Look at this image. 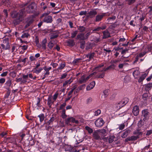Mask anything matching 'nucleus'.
<instances>
[{"instance_id":"20","label":"nucleus","mask_w":152,"mask_h":152,"mask_svg":"<svg viewBox=\"0 0 152 152\" xmlns=\"http://www.w3.org/2000/svg\"><path fill=\"white\" fill-rule=\"evenodd\" d=\"M95 55L94 53H89L88 54L86 55V56L87 58H89V60H88L89 61L92 58H93Z\"/></svg>"},{"instance_id":"28","label":"nucleus","mask_w":152,"mask_h":152,"mask_svg":"<svg viewBox=\"0 0 152 152\" xmlns=\"http://www.w3.org/2000/svg\"><path fill=\"white\" fill-rule=\"evenodd\" d=\"M11 84V81L10 80H8L6 81L5 83V86L6 87H7V89L8 87H9L10 86Z\"/></svg>"},{"instance_id":"47","label":"nucleus","mask_w":152,"mask_h":152,"mask_svg":"<svg viewBox=\"0 0 152 152\" xmlns=\"http://www.w3.org/2000/svg\"><path fill=\"white\" fill-rule=\"evenodd\" d=\"M131 137L132 141L136 140L140 137L139 136H132Z\"/></svg>"},{"instance_id":"19","label":"nucleus","mask_w":152,"mask_h":152,"mask_svg":"<svg viewBox=\"0 0 152 152\" xmlns=\"http://www.w3.org/2000/svg\"><path fill=\"white\" fill-rule=\"evenodd\" d=\"M147 75L146 73H145L142 75L139 78L138 82L139 83L142 82L146 77Z\"/></svg>"},{"instance_id":"42","label":"nucleus","mask_w":152,"mask_h":152,"mask_svg":"<svg viewBox=\"0 0 152 152\" xmlns=\"http://www.w3.org/2000/svg\"><path fill=\"white\" fill-rule=\"evenodd\" d=\"M29 34L27 33H23L21 36V37L23 38H28L29 36Z\"/></svg>"},{"instance_id":"14","label":"nucleus","mask_w":152,"mask_h":152,"mask_svg":"<svg viewBox=\"0 0 152 152\" xmlns=\"http://www.w3.org/2000/svg\"><path fill=\"white\" fill-rule=\"evenodd\" d=\"M88 14L90 18H92L94 17L95 16V15H97V12L95 9H94L91 10L88 12Z\"/></svg>"},{"instance_id":"61","label":"nucleus","mask_w":152,"mask_h":152,"mask_svg":"<svg viewBox=\"0 0 152 152\" xmlns=\"http://www.w3.org/2000/svg\"><path fill=\"white\" fill-rule=\"evenodd\" d=\"M115 50L116 51H119L120 52L121 50L123 49V48H120L119 47H116L114 48Z\"/></svg>"},{"instance_id":"35","label":"nucleus","mask_w":152,"mask_h":152,"mask_svg":"<svg viewBox=\"0 0 152 152\" xmlns=\"http://www.w3.org/2000/svg\"><path fill=\"white\" fill-rule=\"evenodd\" d=\"M116 67L115 64H112L106 68V69H114Z\"/></svg>"},{"instance_id":"16","label":"nucleus","mask_w":152,"mask_h":152,"mask_svg":"<svg viewBox=\"0 0 152 152\" xmlns=\"http://www.w3.org/2000/svg\"><path fill=\"white\" fill-rule=\"evenodd\" d=\"M96 83L95 81L92 82L87 87L86 89L87 91H89L93 89Z\"/></svg>"},{"instance_id":"32","label":"nucleus","mask_w":152,"mask_h":152,"mask_svg":"<svg viewBox=\"0 0 152 152\" xmlns=\"http://www.w3.org/2000/svg\"><path fill=\"white\" fill-rule=\"evenodd\" d=\"M133 134L135 135H137V136H139L140 135H142V132H140L139 130L134 132Z\"/></svg>"},{"instance_id":"37","label":"nucleus","mask_w":152,"mask_h":152,"mask_svg":"<svg viewBox=\"0 0 152 152\" xmlns=\"http://www.w3.org/2000/svg\"><path fill=\"white\" fill-rule=\"evenodd\" d=\"M85 129L90 134H91L93 132L92 129L88 126H86L85 127Z\"/></svg>"},{"instance_id":"55","label":"nucleus","mask_w":152,"mask_h":152,"mask_svg":"<svg viewBox=\"0 0 152 152\" xmlns=\"http://www.w3.org/2000/svg\"><path fill=\"white\" fill-rule=\"evenodd\" d=\"M87 11H80V13L79 15L80 16H82L83 15H85L87 14Z\"/></svg>"},{"instance_id":"13","label":"nucleus","mask_w":152,"mask_h":152,"mask_svg":"<svg viewBox=\"0 0 152 152\" xmlns=\"http://www.w3.org/2000/svg\"><path fill=\"white\" fill-rule=\"evenodd\" d=\"M55 119L56 118L52 116L48 121L45 122L44 124H45L46 127L50 125H52Z\"/></svg>"},{"instance_id":"18","label":"nucleus","mask_w":152,"mask_h":152,"mask_svg":"<svg viewBox=\"0 0 152 152\" xmlns=\"http://www.w3.org/2000/svg\"><path fill=\"white\" fill-rule=\"evenodd\" d=\"M152 88V83H150L147 85L145 87V90L146 91H149Z\"/></svg>"},{"instance_id":"60","label":"nucleus","mask_w":152,"mask_h":152,"mask_svg":"<svg viewBox=\"0 0 152 152\" xmlns=\"http://www.w3.org/2000/svg\"><path fill=\"white\" fill-rule=\"evenodd\" d=\"M100 27H97L96 28H95L93 30L92 32H95L96 31H100Z\"/></svg>"},{"instance_id":"22","label":"nucleus","mask_w":152,"mask_h":152,"mask_svg":"<svg viewBox=\"0 0 152 152\" xmlns=\"http://www.w3.org/2000/svg\"><path fill=\"white\" fill-rule=\"evenodd\" d=\"M86 82V75H83L82 76L79 80V82L80 83H85Z\"/></svg>"},{"instance_id":"57","label":"nucleus","mask_w":152,"mask_h":152,"mask_svg":"<svg viewBox=\"0 0 152 152\" xmlns=\"http://www.w3.org/2000/svg\"><path fill=\"white\" fill-rule=\"evenodd\" d=\"M7 134V132H3L0 133V136H1V137H2Z\"/></svg>"},{"instance_id":"11","label":"nucleus","mask_w":152,"mask_h":152,"mask_svg":"<svg viewBox=\"0 0 152 152\" xmlns=\"http://www.w3.org/2000/svg\"><path fill=\"white\" fill-rule=\"evenodd\" d=\"M93 137L96 140H101L102 138V136H100V134L98 132H94L93 133Z\"/></svg>"},{"instance_id":"30","label":"nucleus","mask_w":152,"mask_h":152,"mask_svg":"<svg viewBox=\"0 0 152 152\" xmlns=\"http://www.w3.org/2000/svg\"><path fill=\"white\" fill-rule=\"evenodd\" d=\"M80 48L82 49H84L85 44V42L84 41H81L80 42Z\"/></svg>"},{"instance_id":"1","label":"nucleus","mask_w":152,"mask_h":152,"mask_svg":"<svg viewBox=\"0 0 152 152\" xmlns=\"http://www.w3.org/2000/svg\"><path fill=\"white\" fill-rule=\"evenodd\" d=\"M150 113L148 109H144L142 110L140 120L139 123L141 124H144L145 122L147 121L149 118Z\"/></svg>"},{"instance_id":"40","label":"nucleus","mask_w":152,"mask_h":152,"mask_svg":"<svg viewBox=\"0 0 152 152\" xmlns=\"http://www.w3.org/2000/svg\"><path fill=\"white\" fill-rule=\"evenodd\" d=\"M77 33L78 31L77 30L73 32L72 33H71V38H75L77 34Z\"/></svg>"},{"instance_id":"43","label":"nucleus","mask_w":152,"mask_h":152,"mask_svg":"<svg viewBox=\"0 0 152 152\" xmlns=\"http://www.w3.org/2000/svg\"><path fill=\"white\" fill-rule=\"evenodd\" d=\"M132 74L135 77V76H137L140 74V72L138 70H135L134 71Z\"/></svg>"},{"instance_id":"58","label":"nucleus","mask_w":152,"mask_h":152,"mask_svg":"<svg viewBox=\"0 0 152 152\" xmlns=\"http://www.w3.org/2000/svg\"><path fill=\"white\" fill-rule=\"evenodd\" d=\"M65 122L66 124H68L71 122L70 117L68 118L65 120Z\"/></svg>"},{"instance_id":"50","label":"nucleus","mask_w":152,"mask_h":152,"mask_svg":"<svg viewBox=\"0 0 152 152\" xmlns=\"http://www.w3.org/2000/svg\"><path fill=\"white\" fill-rule=\"evenodd\" d=\"M53 45L54 44L53 43L51 42H50L48 43V46L50 49H51L53 47Z\"/></svg>"},{"instance_id":"46","label":"nucleus","mask_w":152,"mask_h":152,"mask_svg":"<svg viewBox=\"0 0 152 152\" xmlns=\"http://www.w3.org/2000/svg\"><path fill=\"white\" fill-rule=\"evenodd\" d=\"M71 122L72 123H75L76 124H78V121L77 120H75V118L72 117H70Z\"/></svg>"},{"instance_id":"17","label":"nucleus","mask_w":152,"mask_h":152,"mask_svg":"<svg viewBox=\"0 0 152 152\" xmlns=\"http://www.w3.org/2000/svg\"><path fill=\"white\" fill-rule=\"evenodd\" d=\"M54 101H52V99L51 96H49L48 99L47 104L49 106L50 108L52 107L51 106L53 103Z\"/></svg>"},{"instance_id":"25","label":"nucleus","mask_w":152,"mask_h":152,"mask_svg":"<svg viewBox=\"0 0 152 152\" xmlns=\"http://www.w3.org/2000/svg\"><path fill=\"white\" fill-rule=\"evenodd\" d=\"M39 118V121L40 122H42L45 118V116L44 114L43 113H41L38 116Z\"/></svg>"},{"instance_id":"6","label":"nucleus","mask_w":152,"mask_h":152,"mask_svg":"<svg viewBox=\"0 0 152 152\" xmlns=\"http://www.w3.org/2000/svg\"><path fill=\"white\" fill-rule=\"evenodd\" d=\"M104 123V121L101 118H98L95 122V124L97 127H100L102 126Z\"/></svg>"},{"instance_id":"44","label":"nucleus","mask_w":152,"mask_h":152,"mask_svg":"<svg viewBox=\"0 0 152 152\" xmlns=\"http://www.w3.org/2000/svg\"><path fill=\"white\" fill-rule=\"evenodd\" d=\"M104 66V64H101L100 65H98L97 66L95 67L94 68V69L96 70H98L99 71H100L99 70V68L102 67Z\"/></svg>"},{"instance_id":"7","label":"nucleus","mask_w":152,"mask_h":152,"mask_svg":"<svg viewBox=\"0 0 152 152\" xmlns=\"http://www.w3.org/2000/svg\"><path fill=\"white\" fill-rule=\"evenodd\" d=\"M34 20L32 17L30 16L25 20L26 25L25 28H26L29 27L33 22Z\"/></svg>"},{"instance_id":"29","label":"nucleus","mask_w":152,"mask_h":152,"mask_svg":"<svg viewBox=\"0 0 152 152\" xmlns=\"http://www.w3.org/2000/svg\"><path fill=\"white\" fill-rule=\"evenodd\" d=\"M73 148V147L71 145H67L65 147V150L66 151H71Z\"/></svg>"},{"instance_id":"53","label":"nucleus","mask_w":152,"mask_h":152,"mask_svg":"<svg viewBox=\"0 0 152 152\" xmlns=\"http://www.w3.org/2000/svg\"><path fill=\"white\" fill-rule=\"evenodd\" d=\"M116 19V17L115 16H113L111 17H109L107 19V20L108 21V22H110V20H115Z\"/></svg>"},{"instance_id":"27","label":"nucleus","mask_w":152,"mask_h":152,"mask_svg":"<svg viewBox=\"0 0 152 152\" xmlns=\"http://www.w3.org/2000/svg\"><path fill=\"white\" fill-rule=\"evenodd\" d=\"M98 132L99 133L100 135H102L103 136H105L106 133V131L104 129H103Z\"/></svg>"},{"instance_id":"39","label":"nucleus","mask_w":152,"mask_h":152,"mask_svg":"<svg viewBox=\"0 0 152 152\" xmlns=\"http://www.w3.org/2000/svg\"><path fill=\"white\" fill-rule=\"evenodd\" d=\"M101 110L100 109H98L97 110L95 111L94 113V115L98 116L101 113Z\"/></svg>"},{"instance_id":"23","label":"nucleus","mask_w":152,"mask_h":152,"mask_svg":"<svg viewBox=\"0 0 152 152\" xmlns=\"http://www.w3.org/2000/svg\"><path fill=\"white\" fill-rule=\"evenodd\" d=\"M77 28L78 30L80 32H84L86 30V28L83 26H77Z\"/></svg>"},{"instance_id":"8","label":"nucleus","mask_w":152,"mask_h":152,"mask_svg":"<svg viewBox=\"0 0 152 152\" xmlns=\"http://www.w3.org/2000/svg\"><path fill=\"white\" fill-rule=\"evenodd\" d=\"M34 3H32L29 4L26 8V10L28 13H33L35 12L34 7L35 6Z\"/></svg>"},{"instance_id":"21","label":"nucleus","mask_w":152,"mask_h":152,"mask_svg":"<svg viewBox=\"0 0 152 152\" xmlns=\"http://www.w3.org/2000/svg\"><path fill=\"white\" fill-rule=\"evenodd\" d=\"M122 103H123L122 106H121V107H123L127 104L129 101V99L127 98H124L121 100Z\"/></svg>"},{"instance_id":"4","label":"nucleus","mask_w":152,"mask_h":152,"mask_svg":"<svg viewBox=\"0 0 152 152\" xmlns=\"http://www.w3.org/2000/svg\"><path fill=\"white\" fill-rule=\"evenodd\" d=\"M28 80V76L24 74H22V77L21 78H16V82L18 83L20 82V84H23L26 83Z\"/></svg>"},{"instance_id":"12","label":"nucleus","mask_w":152,"mask_h":152,"mask_svg":"<svg viewBox=\"0 0 152 152\" xmlns=\"http://www.w3.org/2000/svg\"><path fill=\"white\" fill-rule=\"evenodd\" d=\"M76 39L79 40V41H84L86 40L84 34L81 33L78 34L76 38Z\"/></svg>"},{"instance_id":"51","label":"nucleus","mask_w":152,"mask_h":152,"mask_svg":"<svg viewBox=\"0 0 152 152\" xmlns=\"http://www.w3.org/2000/svg\"><path fill=\"white\" fill-rule=\"evenodd\" d=\"M9 39L8 37L6 38L3 40V43L5 44L9 43Z\"/></svg>"},{"instance_id":"41","label":"nucleus","mask_w":152,"mask_h":152,"mask_svg":"<svg viewBox=\"0 0 152 152\" xmlns=\"http://www.w3.org/2000/svg\"><path fill=\"white\" fill-rule=\"evenodd\" d=\"M42 70V68L40 67L38 69H35L34 72L37 74H38L40 73Z\"/></svg>"},{"instance_id":"52","label":"nucleus","mask_w":152,"mask_h":152,"mask_svg":"<svg viewBox=\"0 0 152 152\" xmlns=\"http://www.w3.org/2000/svg\"><path fill=\"white\" fill-rule=\"evenodd\" d=\"M34 42L35 43L36 45H40L39 43V38L37 36L35 37Z\"/></svg>"},{"instance_id":"56","label":"nucleus","mask_w":152,"mask_h":152,"mask_svg":"<svg viewBox=\"0 0 152 152\" xmlns=\"http://www.w3.org/2000/svg\"><path fill=\"white\" fill-rule=\"evenodd\" d=\"M81 60V59L80 58H76L73 60V63L74 64H76L77 63H78L79 61L80 60Z\"/></svg>"},{"instance_id":"10","label":"nucleus","mask_w":152,"mask_h":152,"mask_svg":"<svg viewBox=\"0 0 152 152\" xmlns=\"http://www.w3.org/2000/svg\"><path fill=\"white\" fill-rule=\"evenodd\" d=\"M139 107L137 105H135L133 108L132 112L134 116H137L139 114Z\"/></svg>"},{"instance_id":"33","label":"nucleus","mask_w":152,"mask_h":152,"mask_svg":"<svg viewBox=\"0 0 152 152\" xmlns=\"http://www.w3.org/2000/svg\"><path fill=\"white\" fill-rule=\"evenodd\" d=\"M10 93H11L10 90L9 88H7L6 93L5 94V96H4L5 98H8L9 96L10 95Z\"/></svg>"},{"instance_id":"45","label":"nucleus","mask_w":152,"mask_h":152,"mask_svg":"<svg viewBox=\"0 0 152 152\" xmlns=\"http://www.w3.org/2000/svg\"><path fill=\"white\" fill-rule=\"evenodd\" d=\"M115 137L113 135L111 136L110 137L108 138L109 142V143H111L114 141V139L115 138Z\"/></svg>"},{"instance_id":"62","label":"nucleus","mask_w":152,"mask_h":152,"mask_svg":"<svg viewBox=\"0 0 152 152\" xmlns=\"http://www.w3.org/2000/svg\"><path fill=\"white\" fill-rule=\"evenodd\" d=\"M58 95V93L57 92H56L55 94L53 95V99L55 100L57 98Z\"/></svg>"},{"instance_id":"64","label":"nucleus","mask_w":152,"mask_h":152,"mask_svg":"<svg viewBox=\"0 0 152 152\" xmlns=\"http://www.w3.org/2000/svg\"><path fill=\"white\" fill-rule=\"evenodd\" d=\"M92 99L91 97H89L86 100V102L87 104H89L91 102Z\"/></svg>"},{"instance_id":"34","label":"nucleus","mask_w":152,"mask_h":152,"mask_svg":"<svg viewBox=\"0 0 152 152\" xmlns=\"http://www.w3.org/2000/svg\"><path fill=\"white\" fill-rule=\"evenodd\" d=\"M65 65L66 64L65 63H61L60 65V66L57 69L58 70H61L65 66Z\"/></svg>"},{"instance_id":"5","label":"nucleus","mask_w":152,"mask_h":152,"mask_svg":"<svg viewBox=\"0 0 152 152\" xmlns=\"http://www.w3.org/2000/svg\"><path fill=\"white\" fill-rule=\"evenodd\" d=\"M44 17L42 19L43 22L46 23H52L53 20L52 16L49 15H48L46 13L43 14L42 15Z\"/></svg>"},{"instance_id":"24","label":"nucleus","mask_w":152,"mask_h":152,"mask_svg":"<svg viewBox=\"0 0 152 152\" xmlns=\"http://www.w3.org/2000/svg\"><path fill=\"white\" fill-rule=\"evenodd\" d=\"M105 74L104 72H102V73L98 74L95 76V77L97 79L102 78L104 77Z\"/></svg>"},{"instance_id":"59","label":"nucleus","mask_w":152,"mask_h":152,"mask_svg":"<svg viewBox=\"0 0 152 152\" xmlns=\"http://www.w3.org/2000/svg\"><path fill=\"white\" fill-rule=\"evenodd\" d=\"M100 30H104L106 29L107 28L106 25L105 24H103L102 25L101 27H100Z\"/></svg>"},{"instance_id":"36","label":"nucleus","mask_w":152,"mask_h":152,"mask_svg":"<svg viewBox=\"0 0 152 152\" xmlns=\"http://www.w3.org/2000/svg\"><path fill=\"white\" fill-rule=\"evenodd\" d=\"M58 36V34L56 33H53L50 36V39H53L57 38Z\"/></svg>"},{"instance_id":"38","label":"nucleus","mask_w":152,"mask_h":152,"mask_svg":"<svg viewBox=\"0 0 152 152\" xmlns=\"http://www.w3.org/2000/svg\"><path fill=\"white\" fill-rule=\"evenodd\" d=\"M41 100V99L40 98H37V103L36 104V105L37 106L39 107H40L42 106V105L40 103Z\"/></svg>"},{"instance_id":"63","label":"nucleus","mask_w":152,"mask_h":152,"mask_svg":"<svg viewBox=\"0 0 152 152\" xmlns=\"http://www.w3.org/2000/svg\"><path fill=\"white\" fill-rule=\"evenodd\" d=\"M5 82V79L4 78L0 79V84H3Z\"/></svg>"},{"instance_id":"48","label":"nucleus","mask_w":152,"mask_h":152,"mask_svg":"<svg viewBox=\"0 0 152 152\" xmlns=\"http://www.w3.org/2000/svg\"><path fill=\"white\" fill-rule=\"evenodd\" d=\"M28 47V45H23V46H20L19 47V48H20L21 49L24 51L25 50H26Z\"/></svg>"},{"instance_id":"2","label":"nucleus","mask_w":152,"mask_h":152,"mask_svg":"<svg viewBox=\"0 0 152 152\" xmlns=\"http://www.w3.org/2000/svg\"><path fill=\"white\" fill-rule=\"evenodd\" d=\"M24 16V13L23 10L18 12L17 14L16 18L13 21L14 25L16 26L19 24L23 19Z\"/></svg>"},{"instance_id":"9","label":"nucleus","mask_w":152,"mask_h":152,"mask_svg":"<svg viewBox=\"0 0 152 152\" xmlns=\"http://www.w3.org/2000/svg\"><path fill=\"white\" fill-rule=\"evenodd\" d=\"M106 15V13H103L96 15L94 20L96 22L101 21L104 17Z\"/></svg>"},{"instance_id":"54","label":"nucleus","mask_w":152,"mask_h":152,"mask_svg":"<svg viewBox=\"0 0 152 152\" xmlns=\"http://www.w3.org/2000/svg\"><path fill=\"white\" fill-rule=\"evenodd\" d=\"M108 89H106L103 91V93L105 97H107L108 96Z\"/></svg>"},{"instance_id":"49","label":"nucleus","mask_w":152,"mask_h":152,"mask_svg":"<svg viewBox=\"0 0 152 152\" xmlns=\"http://www.w3.org/2000/svg\"><path fill=\"white\" fill-rule=\"evenodd\" d=\"M123 105V103H122L121 101H120L118 103L117 105V108L118 109H120L121 108H122V107H121V106H122Z\"/></svg>"},{"instance_id":"15","label":"nucleus","mask_w":152,"mask_h":152,"mask_svg":"<svg viewBox=\"0 0 152 152\" xmlns=\"http://www.w3.org/2000/svg\"><path fill=\"white\" fill-rule=\"evenodd\" d=\"M102 33L103 34V39H105L111 37L110 32L107 30L103 31Z\"/></svg>"},{"instance_id":"31","label":"nucleus","mask_w":152,"mask_h":152,"mask_svg":"<svg viewBox=\"0 0 152 152\" xmlns=\"http://www.w3.org/2000/svg\"><path fill=\"white\" fill-rule=\"evenodd\" d=\"M127 2V4L129 5H131L134 3L136 0H125Z\"/></svg>"},{"instance_id":"3","label":"nucleus","mask_w":152,"mask_h":152,"mask_svg":"<svg viewBox=\"0 0 152 152\" xmlns=\"http://www.w3.org/2000/svg\"><path fill=\"white\" fill-rule=\"evenodd\" d=\"M66 105V102H64L61 105L59 109V110H62L61 113V116L62 118L63 119H66L67 116L66 114V110L64 109Z\"/></svg>"},{"instance_id":"26","label":"nucleus","mask_w":152,"mask_h":152,"mask_svg":"<svg viewBox=\"0 0 152 152\" xmlns=\"http://www.w3.org/2000/svg\"><path fill=\"white\" fill-rule=\"evenodd\" d=\"M28 58H25L24 59L20 58L18 60V63L23 62V65H24L26 60Z\"/></svg>"}]
</instances>
